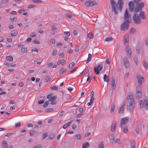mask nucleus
<instances>
[{"label":"nucleus","mask_w":148,"mask_h":148,"mask_svg":"<svg viewBox=\"0 0 148 148\" xmlns=\"http://www.w3.org/2000/svg\"><path fill=\"white\" fill-rule=\"evenodd\" d=\"M141 49V47L140 45H138L136 46V52L137 54H139Z\"/></svg>","instance_id":"obj_21"},{"label":"nucleus","mask_w":148,"mask_h":148,"mask_svg":"<svg viewBox=\"0 0 148 148\" xmlns=\"http://www.w3.org/2000/svg\"><path fill=\"white\" fill-rule=\"evenodd\" d=\"M137 79L138 83L140 85H141L145 81L144 77L142 75H138L137 76Z\"/></svg>","instance_id":"obj_10"},{"label":"nucleus","mask_w":148,"mask_h":148,"mask_svg":"<svg viewBox=\"0 0 148 148\" xmlns=\"http://www.w3.org/2000/svg\"><path fill=\"white\" fill-rule=\"evenodd\" d=\"M49 101H46L45 103H44V104L43 105V107H46L49 104Z\"/></svg>","instance_id":"obj_57"},{"label":"nucleus","mask_w":148,"mask_h":148,"mask_svg":"<svg viewBox=\"0 0 148 148\" xmlns=\"http://www.w3.org/2000/svg\"><path fill=\"white\" fill-rule=\"evenodd\" d=\"M2 145L3 148H8L7 142L3 141V142Z\"/></svg>","instance_id":"obj_31"},{"label":"nucleus","mask_w":148,"mask_h":148,"mask_svg":"<svg viewBox=\"0 0 148 148\" xmlns=\"http://www.w3.org/2000/svg\"><path fill=\"white\" fill-rule=\"evenodd\" d=\"M66 71V69L64 68H62L60 69V73L62 74L65 72Z\"/></svg>","instance_id":"obj_36"},{"label":"nucleus","mask_w":148,"mask_h":148,"mask_svg":"<svg viewBox=\"0 0 148 148\" xmlns=\"http://www.w3.org/2000/svg\"><path fill=\"white\" fill-rule=\"evenodd\" d=\"M103 80L105 82H109V77L106 74H105L104 75Z\"/></svg>","instance_id":"obj_27"},{"label":"nucleus","mask_w":148,"mask_h":148,"mask_svg":"<svg viewBox=\"0 0 148 148\" xmlns=\"http://www.w3.org/2000/svg\"><path fill=\"white\" fill-rule=\"evenodd\" d=\"M131 22V21L126 20L121 25L120 29L123 31H126L127 30L129 27V24Z\"/></svg>","instance_id":"obj_3"},{"label":"nucleus","mask_w":148,"mask_h":148,"mask_svg":"<svg viewBox=\"0 0 148 148\" xmlns=\"http://www.w3.org/2000/svg\"><path fill=\"white\" fill-rule=\"evenodd\" d=\"M142 96V90L139 86H137L136 89V97L137 99H139Z\"/></svg>","instance_id":"obj_5"},{"label":"nucleus","mask_w":148,"mask_h":148,"mask_svg":"<svg viewBox=\"0 0 148 148\" xmlns=\"http://www.w3.org/2000/svg\"><path fill=\"white\" fill-rule=\"evenodd\" d=\"M110 2L112 7V11H114L115 14L118 13L116 10V3L114 0H110Z\"/></svg>","instance_id":"obj_13"},{"label":"nucleus","mask_w":148,"mask_h":148,"mask_svg":"<svg viewBox=\"0 0 148 148\" xmlns=\"http://www.w3.org/2000/svg\"><path fill=\"white\" fill-rule=\"evenodd\" d=\"M103 66L102 64L98 65L97 67H95L94 68V71L95 73L97 75L99 74V71L102 70Z\"/></svg>","instance_id":"obj_7"},{"label":"nucleus","mask_w":148,"mask_h":148,"mask_svg":"<svg viewBox=\"0 0 148 148\" xmlns=\"http://www.w3.org/2000/svg\"><path fill=\"white\" fill-rule=\"evenodd\" d=\"M116 122H114L112 123L111 127V130L112 132H114L116 130Z\"/></svg>","instance_id":"obj_19"},{"label":"nucleus","mask_w":148,"mask_h":148,"mask_svg":"<svg viewBox=\"0 0 148 148\" xmlns=\"http://www.w3.org/2000/svg\"><path fill=\"white\" fill-rule=\"evenodd\" d=\"M130 15L128 13L127 9L124 13V18L126 20H128L130 21Z\"/></svg>","instance_id":"obj_16"},{"label":"nucleus","mask_w":148,"mask_h":148,"mask_svg":"<svg viewBox=\"0 0 148 148\" xmlns=\"http://www.w3.org/2000/svg\"><path fill=\"white\" fill-rule=\"evenodd\" d=\"M141 18L143 19L146 18L144 12H140V15L137 14L134 15L133 17V21L135 23L139 24L141 22Z\"/></svg>","instance_id":"obj_2"},{"label":"nucleus","mask_w":148,"mask_h":148,"mask_svg":"<svg viewBox=\"0 0 148 148\" xmlns=\"http://www.w3.org/2000/svg\"><path fill=\"white\" fill-rule=\"evenodd\" d=\"M99 148H104V145L103 142L101 141L100 142L99 144Z\"/></svg>","instance_id":"obj_34"},{"label":"nucleus","mask_w":148,"mask_h":148,"mask_svg":"<svg viewBox=\"0 0 148 148\" xmlns=\"http://www.w3.org/2000/svg\"><path fill=\"white\" fill-rule=\"evenodd\" d=\"M75 65V63L74 62H72L69 64V68L70 69H71Z\"/></svg>","instance_id":"obj_42"},{"label":"nucleus","mask_w":148,"mask_h":148,"mask_svg":"<svg viewBox=\"0 0 148 148\" xmlns=\"http://www.w3.org/2000/svg\"><path fill=\"white\" fill-rule=\"evenodd\" d=\"M129 11L132 12L134 9V5L132 1H130L129 3Z\"/></svg>","instance_id":"obj_17"},{"label":"nucleus","mask_w":148,"mask_h":148,"mask_svg":"<svg viewBox=\"0 0 148 148\" xmlns=\"http://www.w3.org/2000/svg\"><path fill=\"white\" fill-rule=\"evenodd\" d=\"M57 53V51L56 49H54L52 52V55L53 56H56Z\"/></svg>","instance_id":"obj_41"},{"label":"nucleus","mask_w":148,"mask_h":148,"mask_svg":"<svg viewBox=\"0 0 148 148\" xmlns=\"http://www.w3.org/2000/svg\"><path fill=\"white\" fill-rule=\"evenodd\" d=\"M35 134V131L34 130H31L30 132V134L31 136L34 135Z\"/></svg>","instance_id":"obj_56"},{"label":"nucleus","mask_w":148,"mask_h":148,"mask_svg":"<svg viewBox=\"0 0 148 148\" xmlns=\"http://www.w3.org/2000/svg\"><path fill=\"white\" fill-rule=\"evenodd\" d=\"M32 1L35 3H40L42 2L41 0H32Z\"/></svg>","instance_id":"obj_40"},{"label":"nucleus","mask_w":148,"mask_h":148,"mask_svg":"<svg viewBox=\"0 0 148 148\" xmlns=\"http://www.w3.org/2000/svg\"><path fill=\"white\" fill-rule=\"evenodd\" d=\"M56 45L58 47H61L62 46L63 44L61 42H58L56 43Z\"/></svg>","instance_id":"obj_51"},{"label":"nucleus","mask_w":148,"mask_h":148,"mask_svg":"<svg viewBox=\"0 0 148 148\" xmlns=\"http://www.w3.org/2000/svg\"><path fill=\"white\" fill-rule=\"evenodd\" d=\"M92 57L91 55L89 53L88 54V58L87 59V60L86 61V63H88L91 60V59Z\"/></svg>","instance_id":"obj_32"},{"label":"nucleus","mask_w":148,"mask_h":148,"mask_svg":"<svg viewBox=\"0 0 148 148\" xmlns=\"http://www.w3.org/2000/svg\"><path fill=\"white\" fill-rule=\"evenodd\" d=\"M125 103L124 102L122 104L121 106L118 109V113L119 114H121L123 113L125 108Z\"/></svg>","instance_id":"obj_11"},{"label":"nucleus","mask_w":148,"mask_h":148,"mask_svg":"<svg viewBox=\"0 0 148 148\" xmlns=\"http://www.w3.org/2000/svg\"><path fill=\"white\" fill-rule=\"evenodd\" d=\"M111 87L112 88H114L115 85V81L114 80H112L111 82Z\"/></svg>","instance_id":"obj_30"},{"label":"nucleus","mask_w":148,"mask_h":148,"mask_svg":"<svg viewBox=\"0 0 148 148\" xmlns=\"http://www.w3.org/2000/svg\"><path fill=\"white\" fill-rule=\"evenodd\" d=\"M136 30L134 28H132L130 29V33L131 34H134L135 33Z\"/></svg>","instance_id":"obj_37"},{"label":"nucleus","mask_w":148,"mask_h":148,"mask_svg":"<svg viewBox=\"0 0 148 148\" xmlns=\"http://www.w3.org/2000/svg\"><path fill=\"white\" fill-rule=\"evenodd\" d=\"M31 51L32 52L35 51L36 53H38V50L37 49H36V48H34L32 49L31 50Z\"/></svg>","instance_id":"obj_62"},{"label":"nucleus","mask_w":148,"mask_h":148,"mask_svg":"<svg viewBox=\"0 0 148 148\" xmlns=\"http://www.w3.org/2000/svg\"><path fill=\"white\" fill-rule=\"evenodd\" d=\"M72 122V121H70L66 123L65 124H64L63 127V128L64 129H66L68 127L71 122Z\"/></svg>","instance_id":"obj_23"},{"label":"nucleus","mask_w":148,"mask_h":148,"mask_svg":"<svg viewBox=\"0 0 148 148\" xmlns=\"http://www.w3.org/2000/svg\"><path fill=\"white\" fill-rule=\"evenodd\" d=\"M66 60L64 59H63L60 60V64L62 65H64L65 63Z\"/></svg>","instance_id":"obj_58"},{"label":"nucleus","mask_w":148,"mask_h":148,"mask_svg":"<svg viewBox=\"0 0 148 148\" xmlns=\"http://www.w3.org/2000/svg\"><path fill=\"white\" fill-rule=\"evenodd\" d=\"M18 33V32L17 31L14 30L11 33V35L12 36H15Z\"/></svg>","instance_id":"obj_29"},{"label":"nucleus","mask_w":148,"mask_h":148,"mask_svg":"<svg viewBox=\"0 0 148 148\" xmlns=\"http://www.w3.org/2000/svg\"><path fill=\"white\" fill-rule=\"evenodd\" d=\"M95 3L94 1H86L85 3V5L87 7H90L95 5Z\"/></svg>","instance_id":"obj_15"},{"label":"nucleus","mask_w":148,"mask_h":148,"mask_svg":"<svg viewBox=\"0 0 148 148\" xmlns=\"http://www.w3.org/2000/svg\"><path fill=\"white\" fill-rule=\"evenodd\" d=\"M88 37L90 39H92L93 38V36L92 33L90 32L88 35Z\"/></svg>","instance_id":"obj_39"},{"label":"nucleus","mask_w":148,"mask_h":148,"mask_svg":"<svg viewBox=\"0 0 148 148\" xmlns=\"http://www.w3.org/2000/svg\"><path fill=\"white\" fill-rule=\"evenodd\" d=\"M113 38L111 37H107L105 39V41H112V40H113Z\"/></svg>","instance_id":"obj_43"},{"label":"nucleus","mask_w":148,"mask_h":148,"mask_svg":"<svg viewBox=\"0 0 148 148\" xmlns=\"http://www.w3.org/2000/svg\"><path fill=\"white\" fill-rule=\"evenodd\" d=\"M127 99L129 104L128 106V110L131 112L134 110L135 104V101L132 94H130L127 95Z\"/></svg>","instance_id":"obj_1"},{"label":"nucleus","mask_w":148,"mask_h":148,"mask_svg":"<svg viewBox=\"0 0 148 148\" xmlns=\"http://www.w3.org/2000/svg\"><path fill=\"white\" fill-rule=\"evenodd\" d=\"M123 132L124 133H126L128 131V128L127 126H123Z\"/></svg>","instance_id":"obj_35"},{"label":"nucleus","mask_w":148,"mask_h":148,"mask_svg":"<svg viewBox=\"0 0 148 148\" xmlns=\"http://www.w3.org/2000/svg\"><path fill=\"white\" fill-rule=\"evenodd\" d=\"M143 65L145 68H148V64L145 62H143Z\"/></svg>","instance_id":"obj_38"},{"label":"nucleus","mask_w":148,"mask_h":148,"mask_svg":"<svg viewBox=\"0 0 148 148\" xmlns=\"http://www.w3.org/2000/svg\"><path fill=\"white\" fill-rule=\"evenodd\" d=\"M47 98L49 99L48 101L51 102V104L53 105L56 104V96H52L51 94H49L47 95Z\"/></svg>","instance_id":"obj_4"},{"label":"nucleus","mask_w":148,"mask_h":148,"mask_svg":"<svg viewBox=\"0 0 148 148\" xmlns=\"http://www.w3.org/2000/svg\"><path fill=\"white\" fill-rule=\"evenodd\" d=\"M128 120L127 117H125L122 118L121 121L120 127L122 128L123 125L126 123Z\"/></svg>","instance_id":"obj_12"},{"label":"nucleus","mask_w":148,"mask_h":148,"mask_svg":"<svg viewBox=\"0 0 148 148\" xmlns=\"http://www.w3.org/2000/svg\"><path fill=\"white\" fill-rule=\"evenodd\" d=\"M124 44L128 43L129 41V36L128 34H126L124 36Z\"/></svg>","instance_id":"obj_18"},{"label":"nucleus","mask_w":148,"mask_h":148,"mask_svg":"<svg viewBox=\"0 0 148 148\" xmlns=\"http://www.w3.org/2000/svg\"><path fill=\"white\" fill-rule=\"evenodd\" d=\"M36 36V33L34 32H32L31 33L30 36L32 37H35Z\"/></svg>","instance_id":"obj_47"},{"label":"nucleus","mask_w":148,"mask_h":148,"mask_svg":"<svg viewBox=\"0 0 148 148\" xmlns=\"http://www.w3.org/2000/svg\"><path fill=\"white\" fill-rule=\"evenodd\" d=\"M34 148H42V146L40 145H39L35 146Z\"/></svg>","instance_id":"obj_63"},{"label":"nucleus","mask_w":148,"mask_h":148,"mask_svg":"<svg viewBox=\"0 0 148 148\" xmlns=\"http://www.w3.org/2000/svg\"><path fill=\"white\" fill-rule=\"evenodd\" d=\"M109 138L110 141L112 143H113L114 141V135L112 134L109 136Z\"/></svg>","instance_id":"obj_22"},{"label":"nucleus","mask_w":148,"mask_h":148,"mask_svg":"<svg viewBox=\"0 0 148 148\" xmlns=\"http://www.w3.org/2000/svg\"><path fill=\"white\" fill-rule=\"evenodd\" d=\"M51 77L50 76H47V77H46L45 79V81L47 82L50 81L51 80Z\"/></svg>","instance_id":"obj_46"},{"label":"nucleus","mask_w":148,"mask_h":148,"mask_svg":"<svg viewBox=\"0 0 148 148\" xmlns=\"http://www.w3.org/2000/svg\"><path fill=\"white\" fill-rule=\"evenodd\" d=\"M139 105L140 107L143 108V107L144 103L143 101L141 100L139 102Z\"/></svg>","instance_id":"obj_44"},{"label":"nucleus","mask_w":148,"mask_h":148,"mask_svg":"<svg viewBox=\"0 0 148 148\" xmlns=\"http://www.w3.org/2000/svg\"><path fill=\"white\" fill-rule=\"evenodd\" d=\"M116 108V106L115 104H112L110 109V112L112 114H114L115 112V111Z\"/></svg>","instance_id":"obj_20"},{"label":"nucleus","mask_w":148,"mask_h":148,"mask_svg":"<svg viewBox=\"0 0 148 148\" xmlns=\"http://www.w3.org/2000/svg\"><path fill=\"white\" fill-rule=\"evenodd\" d=\"M125 51L127 56L130 57L132 54V51L129 45L126 46L125 48Z\"/></svg>","instance_id":"obj_9"},{"label":"nucleus","mask_w":148,"mask_h":148,"mask_svg":"<svg viewBox=\"0 0 148 148\" xmlns=\"http://www.w3.org/2000/svg\"><path fill=\"white\" fill-rule=\"evenodd\" d=\"M6 59L8 61L12 62L13 60V58L11 56H8L6 57Z\"/></svg>","instance_id":"obj_26"},{"label":"nucleus","mask_w":148,"mask_h":148,"mask_svg":"<svg viewBox=\"0 0 148 148\" xmlns=\"http://www.w3.org/2000/svg\"><path fill=\"white\" fill-rule=\"evenodd\" d=\"M64 34L67 36H70V33L69 32H64Z\"/></svg>","instance_id":"obj_61"},{"label":"nucleus","mask_w":148,"mask_h":148,"mask_svg":"<svg viewBox=\"0 0 148 148\" xmlns=\"http://www.w3.org/2000/svg\"><path fill=\"white\" fill-rule=\"evenodd\" d=\"M50 43L51 44H55V40L53 38H51L50 40Z\"/></svg>","instance_id":"obj_50"},{"label":"nucleus","mask_w":148,"mask_h":148,"mask_svg":"<svg viewBox=\"0 0 148 148\" xmlns=\"http://www.w3.org/2000/svg\"><path fill=\"white\" fill-rule=\"evenodd\" d=\"M76 137L77 139L80 140L81 138V136L79 134H77L75 136Z\"/></svg>","instance_id":"obj_59"},{"label":"nucleus","mask_w":148,"mask_h":148,"mask_svg":"<svg viewBox=\"0 0 148 148\" xmlns=\"http://www.w3.org/2000/svg\"><path fill=\"white\" fill-rule=\"evenodd\" d=\"M25 10L23 8L20 9L19 10L18 12L19 13H21L23 11H24Z\"/></svg>","instance_id":"obj_60"},{"label":"nucleus","mask_w":148,"mask_h":148,"mask_svg":"<svg viewBox=\"0 0 148 148\" xmlns=\"http://www.w3.org/2000/svg\"><path fill=\"white\" fill-rule=\"evenodd\" d=\"M90 146L89 143L88 142H85L83 143L82 145V148H87Z\"/></svg>","instance_id":"obj_25"},{"label":"nucleus","mask_w":148,"mask_h":148,"mask_svg":"<svg viewBox=\"0 0 148 148\" xmlns=\"http://www.w3.org/2000/svg\"><path fill=\"white\" fill-rule=\"evenodd\" d=\"M144 6V3H137V6L134 9L135 12H138L140 10H142Z\"/></svg>","instance_id":"obj_8"},{"label":"nucleus","mask_w":148,"mask_h":148,"mask_svg":"<svg viewBox=\"0 0 148 148\" xmlns=\"http://www.w3.org/2000/svg\"><path fill=\"white\" fill-rule=\"evenodd\" d=\"M35 7V6L33 4H30L28 6L27 8L28 9H30L32 8H34Z\"/></svg>","instance_id":"obj_45"},{"label":"nucleus","mask_w":148,"mask_h":148,"mask_svg":"<svg viewBox=\"0 0 148 148\" xmlns=\"http://www.w3.org/2000/svg\"><path fill=\"white\" fill-rule=\"evenodd\" d=\"M55 137V135L53 134H51L49 136V138L51 139H53Z\"/></svg>","instance_id":"obj_49"},{"label":"nucleus","mask_w":148,"mask_h":148,"mask_svg":"<svg viewBox=\"0 0 148 148\" xmlns=\"http://www.w3.org/2000/svg\"><path fill=\"white\" fill-rule=\"evenodd\" d=\"M145 44L146 45H148V37L146 39Z\"/></svg>","instance_id":"obj_64"},{"label":"nucleus","mask_w":148,"mask_h":148,"mask_svg":"<svg viewBox=\"0 0 148 148\" xmlns=\"http://www.w3.org/2000/svg\"><path fill=\"white\" fill-rule=\"evenodd\" d=\"M21 52L23 54L26 53L27 52V49L26 48H23L21 49Z\"/></svg>","instance_id":"obj_33"},{"label":"nucleus","mask_w":148,"mask_h":148,"mask_svg":"<svg viewBox=\"0 0 148 148\" xmlns=\"http://www.w3.org/2000/svg\"><path fill=\"white\" fill-rule=\"evenodd\" d=\"M44 102V100L42 99H40L38 101V103L39 104H43Z\"/></svg>","instance_id":"obj_53"},{"label":"nucleus","mask_w":148,"mask_h":148,"mask_svg":"<svg viewBox=\"0 0 148 148\" xmlns=\"http://www.w3.org/2000/svg\"><path fill=\"white\" fill-rule=\"evenodd\" d=\"M123 1L122 0H119L117 3V6L119 10L121 12L123 7Z\"/></svg>","instance_id":"obj_14"},{"label":"nucleus","mask_w":148,"mask_h":148,"mask_svg":"<svg viewBox=\"0 0 148 148\" xmlns=\"http://www.w3.org/2000/svg\"><path fill=\"white\" fill-rule=\"evenodd\" d=\"M136 142L134 140H132L131 141V146L132 148H135L136 147Z\"/></svg>","instance_id":"obj_24"},{"label":"nucleus","mask_w":148,"mask_h":148,"mask_svg":"<svg viewBox=\"0 0 148 148\" xmlns=\"http://www.w3.org/2000/svg\"><path fill=\"white\" fill-rule=\"evenodd\" d=\"M106 62L107 64H109L110 63L109 58L108 57L106 58Z\"/></svg>","instance_id":"obj_54"},{"label":"nucleus","mask_w":148,"mask_h":148,"mask_svg":"<svg viewBox=\"0 0 148 148\" xmlns=\"http://www.w3.org/2000/svg\"><path fill=\"white\" fill-rule=\"evenodd\" d=\"M144 103H145V108L146 109H148V99H145L144 100Z\"/></svg>","instance_id":"obj_28"},{"label":"nucleus","mask_w":148,"mask_h":148,"mask_svg":"<svg viewBox=\"0 0 148 148\" xmlns=\"http://www.w3.org/2000/svg\"><path fill=\"white\" fill-rule=\"evenodd\" d=\"M21 125V124L20 123V122H18L15 124V127H20Z\"/></svg>","instance_id":"obj_52"},{"label":"nucleus","mask_w":148,"mask_h":148,"mask_svg":"<svg viewBox=\"0 0 148 148\" xmlns=\"http://www.w3.org/2000/svg\"><path fill=\"white\" fill-rule=\"evenodd\" d=\"M53 65V63L52 62H51L47 64L48 67H51Z\"/></svg>","instance_id":"obj_55"},{"label":"nucleus","mask_w":148,"mask_h":148,"mask_svg":"<svg viewBox=\"0 0 148 148\" xmlns=\"http://www.w3.org/2000/svg\"><path fill=\"white\" fill-rule=\"evenodd\" d=\"M122 61L124 66L126 68H127L130 66V62L127 57H123Z\"/></svg>","instance_id":"obj_6"},{"label":"nucleus","mask_w":148,"mask_h":148,"mask_svg":"<svg viewBox=\"0 0 148 148\" xmlns=\"http://www.w3.org/2000/svg\"><path fill=\"white\" fill-rule=\"evenodd\" d=\"M134 60L136 65H137L138 63V60L137 57H136V58H134Z\"/></svg>","instance_id":"obj_48"}]
</instances>
